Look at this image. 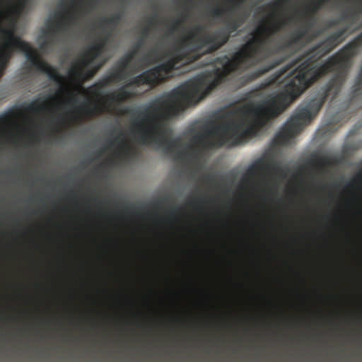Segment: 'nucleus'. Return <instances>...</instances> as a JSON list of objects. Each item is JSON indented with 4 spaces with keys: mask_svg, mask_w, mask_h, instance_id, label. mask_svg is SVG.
Here are the masks:
<instances>
[{
    "mask_svg": "<svg viewBox=\"0 0 362 362\" xmlns=\"http://www.w3.org/2000/svg\"><path fill=\"white\" fill-rule=\"evenodd\" d=\"M45 105H39L36 102L30 103L26 108L28 112H39L44 109Z\"/></svg>",
    "mask_w": 362,
    "mask_h": 362,
    "instance_id": "cd10ccee",
    "label": "nucleus"
},
{
    "mask_svg": "<svg viewBox=\"0 0 362 362\" xmlns=\"http://www.w3.org/2000/svg\"><path fill=\"white\" fill-rule=\"evenodd\" d=\"M174 49V46L173 48L165 53H162L160 52V50L157 47H154L149 50L150 53H151L153 60H152V62H156L158 63L161 62L163 59H167V61L164 62L163 64L171 62L173 64V67L170 70V71L166 75L165 77L164 81H166L168 78L170 77L171 74L174 69H176L178 68V64L180 62H181L182 60L185 59V54H180V55H173L170 54L173 50ZM163 64V63H161ZM160 65V64H159Z\"/></svg>",
    "mask_w": 362,
    "mask_h": 362,
    "instance_id": "9b49d317",
    "label": "nucleus"
},
{
    "mask_svg": "<svg viewBox=\"0 0 362 362\" xmlns=\"http://www.w3.org/2000/svg\"><path fill=\"white\" fill-rule=\"evenodd\" d=\"M243 25V21H233L228 25V29H218L212 34H202L204 26L197 25L187 34L180 38L174 45V49L170 54H185L199 52L206 47V53H212L226 44L231 35Z\"/></svg>",
    "mask_w": 362,
    "mask_h": 362,
    "instance_id": "39448f33",
    "label": "nucleus"
},
{
    "mask_svg": "<svg viewBox=\"0 0 362 362\" xmlns=\"http://www.w3.org/2000/svg\"><path fill=\"white\" fill-rule=\"evenodd\" d=\"M15 49H18L25 54L27 60L32 67L42 73L46 74L50 80L60 84V90L62 91L67 90L66 88L62 86L64 78L59 74L58 71L54 66L42 60L29 43L21 39H16L13 42H6L0 48V78L3 76L4 70Z\"/></svg>",
    "mask_w": 362,
    "mask_h": 362,
    "instance_id": "423d86ee",
    "label": "nucleus"
},
{
    "mask_svg": "<svg viewBox=\"0 0 362 362\" xmlns=\"http://www.w3.org/2000/svg\"><path fill=\"white\" fill-rule=\"evenodd\" d=\"M202 181L206 184H214L215 178L213 175H206L202 177Z\"/></svg>",
    "mask_w": 362,
    "mask_h": 362,
    "instance_id": "72a5a7b5",
    "label": "nucleus"
},
{
    "mask_svg": "<svg viewBox=\"0 0 362 362\" xmlns=\"http://www.w3.org/2000/svg\"><path fill=\"white\" fill-rule=\"evenodd\" d=\"M224 2L228 4L211 8L209 11V16L223 21L226 25L221 29H228V23L235 21H243V25L251 14L250 9L243 6L245 1Z\"/></svg>",
    "mask_w": 362,
    "mask_h": 362,
    "instance_id": "1a4fd4ad",
    "label": "nucleus"
},
{
    "mask_svg": "<svg viewBox=\"0 0 362 362\" xmlns=\"http://www.w3.org/2000/svg\"><path fill=\"white\" fill-rule=\"evenodd\" d=\"M172 66L171 62L157 65L131 78L126 85L119 88L117 93L110 95L109 100L112 102H122L136 97V93L128 90L129 88H139L142 86H148L151 88L156 87L164 82L165 77L170 71Z\"/></svg>",
    "mask_w": 362,
    "mask_h": 362,
    "instance_id": "0eeeda50",
    "label": "nucleus"
},
{
    "mask_svg": "<svg viewBox=\"0 0 362 362\" xmlns=\"http://www.w3.org/2000/svg\"><path fill=\"white\" fill-rule=\"evenodd\" d=\"M85 68L86 67H83L78 60L76 65L70 70L69 73L72 76L79 78L83 80L90 78L96 74L95 71H93V69L88 70L84 73L83 69Z\"/></svg>",
    "mask_w": 362,
    "mask_h": 362,
    "instance_id": "aec40b11",
    "label": "nucleus"
},
{
    "mask_svg": "<svg viewBox=\"0 0 362 362\" xmlns=\"http://www.w3.org/2000/svg\"><path fill=\"white\" fill-rule=\"evenodd\" d=\"M6 115H1L0 116V125L2 124L5 120L6 119Z\"/></svg>",
    "mask_w": 362,
    "mask_h": 362,
    "instance_id": "ea45409f",
    "label": "nucleus"
},
{
    "mask_svg": "<svg viewBox=\"0 0 362 362\" xmlns=\"http://www.w3.org/2000/svg\"><path fill=\"white\" fill-rule=\"evenodd\" d=\"M340 23H345L344 21H341V13H340L339 18H335V19L329 20L327 22V26L329 28H331V27L336 26V25H339Z\"/></svg>",
    "mask_w": 362,
    "mask_h": 362,
    "instance_id": "c85d7f7f",
    "label": "nucleus"
},
{
    "mask_svg": "<svg viewBox=\"0 0 362 362\" xmlns=\"http://www.w3.org/2000/svg\"><path fill=\"white\" fill-rule=\"evenodd\" d=\"M294 20V15L272 10L259 21L255 29L249 34V40L231 57L224 55L214 59V63L219 67L213 73L190 79L151 100L148 103V145L154 144L167 153H175L177 158L182 157L184 152H175L181 145V139H168V130L163 122L180 109L196 104L222 83L229 82L232 88H240L285 62L286 58L281 57L252 72L232 78L235 72L245 71L276 54L287 51L296 52L299 48L289 37L276 47L268 45L272 35Z\"/></svg>",
    "mask_w": 362,
    "mask_h": 362,
    "instance_id": "f257e3e1",
    "label": "nucleus"
},
{
    "mask_svg": "<svg viewBox=\"0 0 362 362\" xmlns=\"http://www.w3.org/2000/svg\"><path fill=\"white\" fill-rule=\"evenodd\" d=\"M148 25L151 28H152L154 25H160L163 23V20L160 19L158 18V16L157 14H153L151 17H149L147 20Z\"/></svg>",
    "mask_w": 362,
    "mask_h": 362,
    "instance_id": "bb28decb",
    "label": "nucleus"
},
{
    "mask_svg": "<svg viewBox=\"0 0 362 362\" xmlns=\"http://www.w3.org/2000/svg\"><path fill=\"white\" fill-rule=\"evenodd\" d=\"M294 100L284 88L279 93L270 95L254 105L238 110L240 117L216 125H205L203 132L194 135V143L205 148L236 144L247 137L255 136L268 122L281 114Z\"/></svg>",
    "mask_w": 362,
    "mask_h": 362,
    "instance_id": "f03ea898",
    "label": "nucleus"
},
{
    "mask_svg": "<svg viewBox=\"0 0 362 362\" xmlns=\"http://www.w3.org/2000/svg\"><path fill=\"white\" fill-rule=\"evenodd\" d=\"M69 28L66 15L58 10L54 17L46 21L45 32L49 37H56L58 34L67 31Z\"/></svg>",
    "mask_w": 362,
    "mask_h": 362,
    "instance_id": "9d476101",
    "label": "nucleus"
},
{
    "mask_svg": "<svg viewBox=\"0 0 362 362\" xmlns=\"http://www.w3.org/2000/svg\"><path fill=\"white\" fill-rule=\"evenodd\" d=\"M332 163V158L327 156L317 157L312 162L313 168L320 173L324 172Z\"/></svg>",
    "mask_w": 362,
    "mask_h": 362,
    "instance_id": "412c9836",
    "label": "nucleus"
},
{
    "mask_svg": "<svg viewBox=\"0 0 362 362\" xmlns=\"http://www.w3.org/2000/svg\"><path fill=\"white\" fill-rule=\"evenodd\" d=\"M58 8L61 13H63L66 16V21L69 27L76 23L79 19V12L73 8L66 6V3L69 1H59ZM70 3H76L77 1H69Z\"/></svg>",
    "mask_w": 362,
    "mask_h": 362,
    "instance_id": "dca6fc26",
    "label": "nucleus"
},
{
    "mask_svg": "<svg viewBox=\"0 0 362 362\" xmlns=\"http://www.w3.org/2000/svg\"><path fill=\"white\" fill-rule=\"evenodd\" d=\"M152 60H153V57L148 51L146 54H145L141 59V64L139 66V69L142 70L145 68H147L151 65L156 64V62H152Z\"/></svg>",
    "mask_w": 362,
    "mask_h": 362,
    "instance_id": "393cba45",
    "label": "nucleus"
},
{
    "mask_svg": "<svg viewBox=\"0 0 362 362\" xmlns=\"http://www.w3.org/2000/svg\"><path fill=\"white\" fill-rule=\"evenodd\" d=\"M339 2L346 3L344 9L341 11V21L350 25L333 33L300 57L293 60L280 71L270 76L262 84L263 87L279 83L285 74L298 65L288 76L284 86V88L288 90L295 100L314 82L325 76L320 75L318 69L323 64L318 65L317 61L344 40L343 36L347 33L350 26L356 24L362 16V1Z\"/></svg>",
    "mask_w": 362,
    "mask_h": 362,
    "instance_id": "20e7f679",
    "label": "nucleus"
},
{
    "mask_svg": "<svg viewBox=\"0 0 362 362\" xmlns=\"http://www.w3.org/2000/svg\"><path fill=\"white\" fill-rule=\"evenodd\" d=\"M103 36L93 43L103 54L105 49L107 42L111 37V32L103 33Z\"/></svg>",
    "mask_w": 362,
    "mask_h": 362,
    "instance_id": "5701e85b",
    "label": "nucleus"
},
{
    "mask_svg": "<svg viewBox=\"0 0 362 362\" xmlns=\"http://www.w3.org/2000/svg\"><path fill=\"white\" fill-rule=\"evenodd\" d=\"M115 28L112 27V30H110V31L112 32V30H114ZM106 30L108 31L107 28H106Z\"/></svg>",
    "mask_w": 362,
    "mask_h": 362,
    "instance_id": "a18cd8bd",
    "label": "nucleus"
},
{
    "mask_svg": "<svg viewBox=\"0 0 362 362\" xmlns=\"http://www.w3.org/2000/svg\"><path fill=\"white\" fill-rule=\"evenodd\" d=\"M354 181H352V182H349V184L347 185V186H348V187H353V186H354Z\"/></svg>",
    "mask_w": 362,
    "mask_h": 362,
    "instance_id": "37998d69",
    "label": "nucleus"
},
{
    "mask_svg": "<svg viewBox=\"0 0 362 362\" xmlns=\"http://www.w3.org/2000/svg\"><path fill=\"white\" fill-rule=\"evenodd\" d=\"M110 74L115 82L121 81L127 77V69L122 66H118L117 64L116 66L110 72Z\"/></svg>",
    "mask_w": 362,
    "mask_h": 362,
    "instance_id": "4be33fe9",
    "label": "nucleus"
},
{
    "mask_svg": "<svg viewBox=\"0 0 362 362\" xmlns=\"http://www.w3.org/2000/svg\"><path fill=\"white\" fill-rule=\"evenodd\" d=\"M45 35L46 36V37L47 38V40H44L40 45V47L41 49H44L47 47H48L49 45H52V39L54 37H49L45 32V30L43 31Z\"/></svg>",
    "mask_w": 362,
    "mask_h": 362,
    "instance_id": "7c9ffc66",
    "label": "nucleus"
},
{
    "mask_svg": "<svg viewBox=\"0 0 362 362\" xmlns=\"http://www.w3.org/2000/svg\"><path fill=\"white\" fill-rule=\"evenodd\" d=\"M361 46L362 33L323 63L318 69L320 75L335 72L334 76L320 90L315 97L298 107L281 130L275 135L273 140L275 145L284 146L288 144L302 130L303 126L317 115L327 99L333 100L339 94L346 81L351 59L357 54Z\"/></svg>",
    "mask_w": 362,
    "mask_h": 362,
    "instance_id": "7ed1b4c3",
    "label": "nucleus"
},
{
    "mask_svg": "<svg viewBox=\"0 0 362 362\" xmlns=\"http://www.w3.org/2000/svg\"><path fill=\"white\" fill-rule=\"evenodd\" d=\"M290 15H294L296 20L291 23H299L301 26L289 35L290 39L300 49L306 40H310L320 34L316 33L311 35L310 33L317 23L316 11L308 7L303 9H295Z\"/></svg>",
    "mask_w": 362,
    "mask_h": 362,
    "instance_id": "6e6552de",
    "label": "nucleus"
},
{
    "mask_svg": "<svg viewBox=\"0 0 362 362\" xmlns=\"http://www.w3.org/2000/svg\"><path fill=\"white\" fill-rule=\"evenodd\" d=\"M187 16L185 14H182L180 18L174 20L170 26L169 33L172 34L178 30L182 26Z\"/></svg>",
    "mask_w": 362,
    "mask_h": 362,
    "instance_id": "a878e982",
    "label": "nucleus"
},
{
    "mask_svg": "<svg viewBox=\"0 0 362 362\" xmlns=\"http://www.w3.org/2000/svg\"><path fill=\"white\" fill-rule=\"evenodd\" d=\"M275 165L265 161L264 160H259L254 165H252L247 170L248 174L255 177L259 173H263L266 170H271L274 168Z\"/></svg>",
    "mask_w": 362,
    "mask_h": 362,
    "instance_id": "a211bd4d",
    "label": "nucleus"
},
{
    "mask_svg": "<svg viewBox=\"0 0 362 362\" xmlns=\"http://www.w3.org/2000/svg\"><path fill=\"white\" fill-rule=\"evenodd\" d=\"M180 208L178 207L172 209L170 211V216L175 217L177 211H180Z\"/></svg>",
    "mask_w": 362,
    "mask_h": 362,
    "instance_id": "4c0bfd02",
    "label": "nucleus"
},
{
    "mask_svg": "<svg viewBox=\"0 0 362 362\" xmlns=\"http://www.w3.org/2000/svg\"><path fill=\"white\" fill-rule=\"evenodd\" d=\"M184 2H185V3H187V1H185Z\"/></svg>",
    "mask_w": 362,
    "mask_h": 362,
    "instance_id": "09e8293b",
    "label": "nucleus"
},
{
    "mask_svg": "<svg viewBox=\"0 0 362 362\" xmlns=\"http://www.w3.org/2000/svg\"><path fill=\"white\" fill-rule=\"evenodd\" d=\"M350 103H356L359 107H362V66L352 87L350 95Z\"/></svg>",
    "mask_w": 362,
    "mask_h": 362,
    "instance_id": "f8f14e48",
    "label": "nucleus"
},
{
    "mask_svg": "<svg viewBox=\"0 0 362 362\" xmlns=\"http://www.w3.org/2000/svg\"><path fill=\"white\" fill-rule=\"evenodd\" d=\"M78 102V100L77 98H76L75 95H73L71 96V98H69L67 100H66V103L67 104H70V105H72V104H74V103H76Z\"/></svg>",
    "mask_w": 362,
    "mask_h": 362,
    "instance_id": "c9c22d12",
    "label": "nucleus"
},
{
    "mask_svg": "<svg viewBox=\"0 0 362 362\" xmlns=\"http://www.w3.org/2000/svg\"><path fill=\"white\" fill-rule=\"evenodd\" d=\"M105 63V61L97 64L96 65H95L93 67V70L95 71V73H97L102 68V66L104 65Z\"/></svg>",
    "mask_w": 362,
    "mask_h": 362,
    "instance_id": "f704fd0d",
    "label": "nucleus"
},
{
    "mask_svg": "<svg viewBox=\"0 0 362 362\" xmlns=\"http://www.w3.org/2000/svg\"><path fill=\"white\" fill-rule=\"evenodd\" d=\"M118 141L121 145V151L125 157L132 158L137 154L136 151L132 148L125 141L124 134L120 132L119 135L115 138L112 141H110V145H113L115 142Z\"/></svg>",
    "mask_w": 362,
    "mask_h": 362,
    "instance_id": "6ab92c4d",
    "label": "nucleus"
},
{
    "mask_svg": "<svg viewBox=\"0 0 362 362\" xmlns=\"http://www.w3.org/2000/svg\"><path fill=\"white\" fill-rule=\"evenodd\" d=\"M115 80L112 77V75L110 74L109 75L105 76L103 79L99 81L98 82L94 83L91 86H90L87 91L91 94L99 96L100 95V92L103 88L110 85L112 83H115ZM77 90H83L86 91V90L82 87L81 86H78L77 87Z\"/></svg>",
    "mask_w": 362,
    "mask_h": 362,
    "instance_id": "ddd939ff",
    "label": "nucleus"
},
{
    "mask_svg": "<svg viewBox=\"0 0 362 362\" xmlns=\"http://www.w3.org/2000/svg\"><path fill=\"white\" fill-rule=\"evenodd\" d=\"M258 12H259V13L264 12V8H260Z\"/></svg>",
    "mask_w": 362,
    "mask_h": 362,
    "instance_id": "c03bdc74",
    "label": "nucleus"
},
{
    "mask_svg": "<svg viewBox=\"0 0 362 362\" xmlns=\"http://www.w3.org/2000/svg\"><path fill=\"white\" fill-rule=\"evenodd\" d=\"M2 1H0L1 3ZM5 3H18L19 6H25L28 1H4Z\"/></svg>",
    "mask_w": 362,
    "mask_h": 362,
    "instance_id": "58836bf2",
    "label": "nucleus"
},
{
    "mask_svg": "<svg viewBox=\"0 0 362 362\" xmlns=\"http://www.w3.org/2000/svg\"><path fill=\"white\" fill-rule=\"evenodd\" d=\"M135 57V52H129L123 56L117 62L118 66H122L123 68L127 69L129 66L130 63L133 61Z\"/></svg>",
    "mask_w": 362,
    "mask_h": 362,
    "instance_id": "b1692460",
    "label": "nucleus"
},
{
    "mask_svg": "<svg viewBox=\"0 0 362 362\" xmlns=\"http://www.w3.org/2000/svg\"><path fill=\"white\" fill-rule=\"evenodd\" d=\"M101 55V52L95 47V45L92 44L87 48L82 58L78 61L83 67H88L92 65L94 61Z\"/></svg>",
    "mask_w": 362,
    "mask_h": 362,
    "instance_id": "2eb2a0df",
    "label": "nucleus"
},
{
    "mask_svg": "<svg viewBox=\"0 0 362 362\" xmlns=\"http://www.w3.org/2000/svg\"><path fill=\"white\" fill-rule=\"evenodd\" d=\"M272 3H274L275 5H277L279 3H286L287 1H272Z\"/></svg>",
    "mask_w": 362,
    "mask_h": 362,
    "instance_id": "79ce46f5",
    "label": "nucleus"
},
{
    "mask_svg": "<svg viewBox=\"0 0 362 362\" xmlns=\"http://www.w3.org/2000/svg\"><path fill=\"white\" fill-rule=\"evenodd\" d=\"M144 42L145 41L143 40V39H139L130 52H135L136 56L139 53V50L144 47Z\"/></svg>",
    "mask_w": 362,
    "mask_h": 362,
    "instance_id": "c756f323",
    "label": "nucleus"
},
{
    "mask_svg": "<svg viewBox=\"0 0 362 362\" xmlns=\"http://www.w3.org/2000/svg\"><path fill=\"white\" fill-rule=\"evenodd\" d=\"M122 18V13L121 12L115 13L109 18L103 17L99 21V27L103 28V33H107L106 27H117Z\"/></svg>",
    "mask_w": 362,
    "mask_h": 362,
    "instance_id": "f3484780",
    "label": "nucleus"
},
{
    "mask_svg": "<svg viewBox=\"0 0 362 362\" xmlns=\"http://www.w3.org/2000/svg\"><path fill=\"white\" fill-rule=\"evenodd\" d=\"M101 112V107L97 105H95L93 107H88L86 109V113L88 115H95L96 113H100Z\"/></svg>",
    "mask_w": 362,
    "mask_h": 362,
    "instance_id": "2f4dec72",
    "label": "nucleus"
},
{
    "mask_svg": "<svg viewBox=\"0 0 362 362\" xmlns=\"http://www.w3.org/2000/svg\"><path fill=\"white\" fill-rule=\"evenodd\" d=\"M191 204H195V202H191Z\"/></svg>",
    "mask_w": 362,
    "mask_h": 362,
    "instance_id": "de8ad7c7",
    "label": "nucleus"
},
{
    "mask_svg": "<svg viewBox=\"0 0 362 362\" xmlns=\"http://www.w3.org/2000/svg\"><path fill=\"white\" fill-rule=\"evenodd\" d=\"M103 153V151H99L98 154L101 155Z\"/></svg>",
    "mask_w": 362,
    "mask_h": 362,
    "instance_id": "49530a36",
    "label": "nucleus"
},
{
    "mask_svg": "<svg viewBox=\"0 0 362 362\" xmlns=\"http://www.w3.org/2000/svg\"><path fill=\"white\" fill-rule=\"evenodd\" d=\"M151 31V28L148 25H146L141 30V37L140 39H143V40H146V39L148 37Z\"/></svg>",
    "mask_w": 362,
    "mask_h": 362,
    "instance_id": "473e14b6",
    "label": "nucleus"
},
{
    "mask_svg": "<svg viewBox=\"0 0 362 362\" xmlns=\"http://www.w3.org/2000/svg\"><path fill=\"white\" fill-rule=\"evenodd\" d=\"M5 17H6L7 18H10L11 21L13 23V26L15 25V24L16 23V20H17L16 17L12 16V15L11 13L6 14Z\"/></svg>",
    "mask_w": 362,
    "mask_h": 362,
    "instance_id": "e433bc0d",
    "label": "nucleus"
},
{
    "mask_svg": "<svg viewBox=\"0 0 362 362\" xmlns=\"http://www.w3.org/2000/svg\"><path fill=\"white\" fill-rule=\"evenodd\" d=\"M115 80L112 77V75L110 74L109 75L105 76L103 79L99 81L98 82L94 83L91 86H90L87 91L91 94L99 96L100 95V92L103 88L110 85L112 83H115ZM77 90H83L86 91V90L82 87L81 86H78L77 87Z\"/></svg>",
    "mask_w": 362,
    "mask_h": 362,
    "instance_id": "4468645a",
    "label": "nucleus"
},
{
    "mask_svg": "<svg viewBox=\"0 0 362 362\" xmlns=\"http://www.w3.org/2000/svg\"><path fill=\"white\" fill-rule=\"evenodd\" d=\"M313 2L317 3V6H321L322 4H323V3H325L326 1H313Z\"/></svg>",
    "mask_w": 362,
    "mask_h": 362,
    "instance_id": "a19ab883",
    "label": "nucleus"
}]
</instances>
